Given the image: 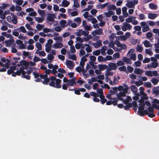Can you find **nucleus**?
Wrapping results in <instances>:
<instances>
[{
    "label": "nucleus",
    "instance_id": "2",
    "mask_svg": "<svg viewBox=\"0 0 159 159\" xmlns=\"http://www.w3.org/2000/svg\"><path fill=\"white\" fill-rule=\"evenodd\" d=\"M159 87L157 86L154 87L152 89V93L155 94V97H157L159 94Z\"/></svg>",
    "mask_w": 159,
    "mask_h": 159
},
{
    "label": "nucleus",
    "instance_id": "49",
    "mask_svg": "<svg viewBox=\"0 0 159 159\" xmlns=\"http://www.w3.org/2000/svg\"><path fill=\"white\" fill-rule=\"evenodd\" d=\"M74 6L75 7H80V4L78 2L77 0H75L74 1Z\"/></svg>",
    "mask_w": 159,
    "mask_h": 159
},
{
    "label": "nucleus",
    "instance_id": "61",
    "mask_svg": "<svg viewBox=\"0 0 159 159\" xmlns=\"http://www.w3.org/2000/svg\"><path fill=\"white\" fill-rule=\"evenodd\" d=\"M44 27L43 25H41L40 24H38L36 26V28L39 30H40Z\"/></svg>",
    "mask_w": 159,
    "mask_h": 159
},
{
    "label": "nucleus",
    "instance_id": "30",
    "mask_svg": "<svg viewBox=\"0 0 159 159\" xmlns=\"http://www.w3.org/2000/svg\"><path fill=\"white\" fill-rule=\"evenodd\" d=\"M68 56H69V57H68L70 59H71L72 60H75V61L77 59L76 56L75 55V54H72V55L69 54Z\"/></svg>",
    "mask_w": 159,
    "mask_h": 159
},
{
    "label": "nucleus",
    "instance_id": "29",
    "mask_svg": "<svg viewBox=\"0 0 159 159\" xmlns=\"http://www.w3.org/2000/svg\"><path fill=\"white\" fill-rule=\"evenodd\" d=\"M102 33L101 31L99 29H98L93 31L92 33V34L93 35L95 34L100 35Z\"/></svg>",
    "mask_w": 159,
    "mask_h": 159
},
{
    "label": "nucleus",
    "instance_id": "19",
    "mask_svg": "<svg viewBox=\"0 0 159 159\" xmlns=\"http://www.w3.org/2000/svg\"><path fill=\"white\" fill-rule=\"evenodd\" d=\"M131 101V98L129 96H127V98L125 100L124 99V101H123L125 104L127 105L129 103H129V102Z\"/></svg>",
    "mask_w": 159,
    "mask_h": 159
},
{
    "label": "nucleus",
    "instance_id": "26",
    "mask_svg": "<svg viewBox=\"0 0 159 159\" xmlns=\"http://www.w3.org/2000/svg\"><path fill=\"white\" fill-rule=\"evenodd\" d=\"M115 14L114 12L112 11H109L108 12H106L105 15L107 17H110L112 15H114Z\"/></svg>",
    "mask_w": 159,
    "mask_h": 159
},
{
    "label": "nucleus",
    "instance_id": "32",
    "mask_svg": "<svg viewBox=\"0 0 159 159\" xmlns=\"http://www.w3.org/2000/svg\"><path fill=\"white\" fill-rule=\"evenodd\" d=\"M124 107L125 110H129L130 108L132 107V104L131 103H130L126 105Z\"/></svg>",
    "mask_w": 159,
    "mask_h": 159
},
{
    "label": "nucleus",
    "instance_id": "27",
    "mask_svg": "<svg viewBox=\"0 0 159 159\" xmlns=\"http://www.w3.org/2000/svg\"><path fill=\"white\" fill-rule=\"evenodd\" d=\"M38 12L42 17H43L45 15V11L44 10L38 9Z\"/></svg>",
    "mask_w": 159,
    "mask_h": 159
},
{
    "label": "nucleus",
    "instance_id": "31",
    "mask_svg": "<svg viewBox=\"0 0 159 159\" xmlns=\"http://www.w3.org/2000/svg\"><path fill=\"white\" fill-rule=\"evenodd\" d=\"M97 43H95L93 44V45L95 48H97V47L100 46L102 45L101 41L98 40L97 41Z\"/></svg>",
    "mask_w": 159,
    "mask_h": 159
},
{
    "label": "nucleus",
    "instance_id": "64",
    "mask_svg": "<svg viewBox=\"0 0 159 159\" xmlns=\"http://www.w3.org/2000/svg\"><path fill=\"white\" fill-rule=\"evenodd\" d=\"M139 19L140 20H143L145 19V16L142 13L140 14L139 15Z\"/></svg>",
    "mask_w": 159,
    "mask_h": 159
},
{
    "label": "nucleus",
    "instance_id": "22",
    "mask_svg": "<svg viewBox=\"0 0 159 159\" xmlns=\"http://www.w3.org/2000/svg\"><path fill=\"white\" fill-rule=\"evenodd\" d=\"M123 61L126 62L127 64H130L131 63V60L126 57H124L123 58Z\"/></svg>",
    "mask_w": 159,
    "mask_h": 159
},
{
    "label": "nucleus",
    "instance_id": "54",
    "mask_svg": "<svg viewBox=\"0 0 159 159\" xmlns=\"http://www.w3.org/2000/svg\"><path fill=\"white\" fill-rule=\"evenodd\" d=\"M93 55L98 56L100 54V51L99 50H96L95 52H93Z\"/></svg>",
    "mask_w": 159,
    "mask_h": 159
},
{
    "label": "nucleus",
    "instance_id": "56",
    "mask_svg": "<svg viewBox=\"0 0 159 159\" xmlns=\"http://www.w3.org/2000/svg\"><path fill=\"white\" fill-rule=\"evenodd\" d=\"M36 20L38 23H41L43 22V19L41 18V17H36L35 18Z\"/></svg>",
    "mask_w": 159,
    "mask_h": 159
},
{
    "label": "nucleus",
    "instance_id": "9",
    "mask_svg": "<svg viewBox=\"0 0 159 159\" xmlns=\"http://www.w3.org/2000/svg\"><path fill=\"white\" fill-rule=\"evenodd\" d=\"M87 61V59L86 58L84 57V56H83L81 59V61L80 62V65L84 68V66L85 64V62Z\"/></svg>",
    "mask_w": 159,
    "mask_h": 159
},
{
    "label": "nucleus",
    "instance_id": "51",
    "mask_svg": "<svg viewBox=\"0 0 159 159\" xmlns=\"http://www.w3.org/2000/svg\"><path fill=\"white\" fill-rule=\"evenodd\" d=\"M149 7L152 9H156L157 8V6L156 5H154L152 3L149 4Z\"/></svg>",
    "mask_w": 159,
    "mask_h": 159
},
{
    "label": "nucleus",
    "instance_id": "44",
    "mask_svg": "<svg viewBox=\"0 0 159 159\" xmlns=\"http://www.w3.org/2000/svg\"><path fill=\"white\" fill-rule=\"evenodd\" d=\"M146 115H148V116L150 118H153L155 116V115L154 114V112H148L147 111V114Z\"/></svg>",
    "mask_w": 159,
    "mask_h": 159
},
{
    "label": "nucleus",
    "instance_id": "37",
    "mask_svg": "<svg viewBox=\"0 0 159 159\" xmlns=\"http://www.w3.org/2000/svg\"><path fill=\"white\" fill-rule=\"evenodd\" d=\"M47 59L48 60H50L49 62H51L54 59V57L51 54H48V55Z\"/></svg>",
    "mask_w": 159,
    "mask_h": 159
},
{
    "label": "nucleus",
    "instance_id": "38",
    "mask_svg": "<svg viewBox=\"0 0 159 159\" xmlns=\"http://www.w3.org/2000/svg\"><path fill=\"white\" fill-rule=\"evenodd\" d=\"M134 18V17L131 16H129L128 18L125 19V21L127 23H130L132 22V19Z\"/></svg>",
    "mask_w": 159,
    "mask_h": 159
},
{
    "label": "nucleus",
    "instance_id": "24",
    "mask_svg": "<svg viewBox=\"0 0 159 159\" xmlns=\"http://www.w3.org/2000/svg\"><path fill=\"white\" fill-rule=\"evenodd\" d=\"M145 107V103L140 104H139V106L138 108V111H144Z\"/></svg>",
    "mask_w": 159,
    "mask_h": 159
},
{
    "label": "nucleus",
    "instance_id": "52",
    "mask_svg": "<svg viewBox=\"0 0 159 159\" xmlns=\"http://www.w3.org/2000/svg\"><path fill=\"white\" fill-rule=\"evenodd\" d=\"M124 23L125 24L127 30H129L131 29L132 26L129 24L127 23L126 22H124Z\"/></svg>",
    "mask_w": 159,
    "mask_h": 159
},
{
    "label": "nucleus",
    "instance_id": "18",
    "mask_svg": "<svg viewBox=\"0 0 159 159\" xmlns=\"http://www.w3.org/2000/svg\"><path fill=\"white\" fill-rule=\"evenodd\" d=\"M100 98L101 99L100 102L102 104H104V103L107 102V100L105 98V97L104 95H101V96L100 97Z\"/></svg>",
    "mask_w": 159,
    "mask_h": 159
},
{
    "label": "nucleus",
    "instance_id": "36",
    "mask_svg": "<svg viewBox=\"0 0 159 159\" xmlns=\"http://www.w3.org/2000/svg\"><path fill=\"white\" fill-rule=\"evenodd\" d=\"M107 67V66L106 64L99 65V68L101 70H103Z\"/></svg>",
    "mask_w": 159,
    "mask_h": 159
},
{
    "label": "nucleus",
    "instance_id": "41",
    "mask_svg": "<svg viewBox=\"0 0 159 159\" xmlns=\"http://www.w3.org/2000/svg\"><path fill=\"white\" fill-rule=\"evenodd\" d=\"M151 81L154 85H156L158 82L159 81L157 79L153 78L152 79Z\"/></svg>",
    "mask_w": 159,
    "mask_h": 159
},
{
    "label": "nucleus",
    "instance_id": "12",
    "mask_svg": "<svg viewBox=\"0 0 159 159\" xmlns=\"http://www.w3.org/2000/svg\"><path fill=\"white\" fill-rule=\"evenodd\" d=\"M157 16V14H152L149 13L148 14V17L151 19H154Z\"/></svg>",
    "mask_w": 159,
    "mask_h": 159
},
{
    "label": "nucleus",
    "instance_id": "16",
    "mask_svg": "<svg viewBox=\"0 0 159 159\" xmlns=\"http://www.w3.org/2000/svg\"><path fill=\"white\" fill-rule=\"evenodd\" d=\"M21 62L22 64V66H24L25 67H27L30 65V63L25 60H21Z\"/></svg>",
    "mask_w": 159,
    "mask_h": 159
},
{
    "label": "nucleus",
    "instance_id": "50",
    "mask_svg": "<svg viewBox=\"0 0 159 159\" xmlns=\"http://www.w3.org/2000/svg\"><path fill=\"white\" fill-rule=\"evenodd\" d=\"M21 77L22 78H25L26 79L29 80L30 79V76L28 75H25V74L23 76V75H21Z\"/></svg>",
    "mask_w": 159,
    "mask_h": 159
},
{
    "label": "nucleus",
    "instance_id": "11",
    "mask_svg": "<svg viewBox=\"0 0 159 159\" xmlns=\"http://www.w3.org/2000/svg\"><path fill=\"white\" fill-rule=\"evenodd\" d=\"M109 67L113 70H115L116 69L117 66L116 64L114 63H110L108 64Z\"/></svg>",
    "mask_w": 159,
    "mask_h": 159
},
{
    "label": "nucleus",
    "instance_id": "6",
    "mask_svg": "<svg viewBox=\"0 0 159 159\" xmlns=\"http://www.w3.org/2000/svg\"><path fill=\"white\" fill-rule=\"evenodd\" d=\"M130 89L132 92L136 94L137 96H139V93H137V89L135 85H133L130 86Z\"/></svg>",
    "mask_w": 159,
    "mask_h": 159
},
{
    "label": "nucleus",
    "instance_id": "7",
    "mask_svg": "<svg viewBox=\"0 0 159 159\" xmlns=\"http://www.w3.org/2000/svg\"><path fill=\"white\" fill-rule=\"evenodd\" d=\"M16 75L18 76L20 75L21 74L23 76L25 74V70H24V68L22 67H20L19 70H17L16 72Z\"/></svg>",
    "mask_w": 159,
    "mask_h": 159
},
{
    "label": "nucleus",
    "instance_id": "14",
    "mask_svg": "<svg viewBox=\"0 0 159 159\" xmlns=\"http://www.w3.org/2000/svg\"><path fill=\"white\" fill-rule=\"evenodd\" d=\"M139 115L141 116H144L147 114V110H144V111H138Z\"/></svg>",
    "mask_w": 159,
    "mask_h": 159
},
{
    "label": "nucleus",
    "instance_id": "34",
    "mask_svg": "<svg viewBox=\"0 0 159 159\" xmlns=\"http://www.w3.org/2000/svg\"><path fill=\"white\" fill-rule=\"evenodd\" d=\"M50 81V78L48 77L44 79V80L43 82V83L45 85H48Z\"/></svg>",
    "mask_w": 159,
    "mask_h": 159
},
{
    "label": "nucleus",
    "instance_id": "47",
    "mask_svg": "<svg viewBox=\"0 0 159 159\" xmlns=\"http://www.w3.org/2000/svg\"><path fill=\"white\" fill-rule=\"evenodd\" d=\"M147 111L148 112H154V109L152 106L148 107L147 108Z\"/></svg>",
    "mask_w": 159,
    "mask_h": 159
},
{
    "label": "nucleus",
    "instance_id": "59",
    "mask_svg": "<svg viewBox=\"0 0 159 159\" xmlns=\"http://www.w3.org/2000/svg\"><path fill=\"white\" fill-rule=\"evenodd\" d=\"M139 89L140 91V93L142 95H143L145 94V93L143 92L144 91V89L143 87H140Z\"/></svg>",
    "mask_w": 159,
    "mask_h": 159
},
{
    "label": "nucleus",
    "instance_id": "23",
    "mask_svg": "<svg viewBox=\"0 0 159 159\" xmlns=\"http://www.w3.org/2000/svg\"><path fill=\"white\" fill-rule=\"evenodd\" d=\"M123 86L124 87V88H123V92L126 94L128 92L129 88L128 87V85L126 84H123Z\"/></svg>",
    "mask_w": 159,
    "mask_h": 159
},
{
    "label": "nucleus",
    "instance_id": "3",
    "mask_svg": "<svg viewBox=\"0 0 159 159\" xmlns=\"http://www.w3.org/2000/svg\"><path fill=\"white\" fill-rule=\"evenodd\" d=\"M15 40L12 39L11 40H5L4 43L6 44V46L7 47H10L11 44L14 43Z\"/></svg>",
    "mask_w": 159,
    "mask_h": 159
},
{
    "label": "nucleus",
    "instance_id": "5",
    "mask_svg": "<svg viewBox=\"0 0 159 159\" xmlns=\"http://www.w3.org/2000/svg\"><path fill=\"white\" fill-rule=\"evenodd\" d=\"M66 65L70 69H72L74 66L72 61L71 60H68L66 61Z\"/></svg>",
    "mask_w": 159,
    "mask_h": 159
},
{
    "label": "nucleus",
    "instance_id": "33",
    "mask_svg": "<svg viewBox=\"0 0 159 159\" xmlns=\"http://www.w3.org/2000/svg\"><path fill=\"white\" fill-rule=\"evenodd\" d=\"M17 18L18 17L17 16H13V17H12V22L14 24H16L17 23Z\"/></svg>",
    "mask_w": 159,
    "mask_h": 159
},
{
    "label": "nucleus",
    "instance_id": "39",
    "mask_svg": "<svg viewBox=\"0 0 159 159\" xmlns=\"http://www.w3.org/2000/svg\"><path fill=\"white\" fill-rule=\"evenodd\" d=\"M60 23L61 25V26L62 28H63L65 27V24L66 23V21L65 20H62L60 22Z\"/></svg>",
    "mask_w": 159,
    "mask_h": 159
},
{
    "label": "nucleus",
    "instance_id": "10",
    "mask_svg": "<svg viewBox=\"0 0 159 159\" xmlns=\"http://www.w3.org/2000/svg\"><path fill=\"white\" fill-rule=\"evenodd\" d=\"M63 44L61 43H56L53 44V47L55 49L61 48L62 47Z\"/></svg>",
    "mask_w": 159,
    "mask_h": 159
},
{
    "label": "nucleus",
    "instance_id": "45",
    "mask_svg": "<svg viewBox=\"0 0 159 159\" xmlns=\"http://www.w3.org/2000/svg\"><path fill=\"white\" fill-rule=\"evenodd\" d=\"M136 50L139 52H141L143 50V48L140 45H138L137 47Z\"/></svg>",
    "mask_w": 159,
    "mask_h": 159
},
{
    "label": "nucleus",
    "instance_id": "21",
    "mask_svg": "<svg viewBox=\"0 0 159 159\" xmlns=\"http://www.w3.org/2000/svg\"><path fill=\"white\" fill-rule=\"evenodd\" d=\"M107 9L109 10H115L116 9V7L113 4H110L107 7Z\"/></svg>",
    "mask_w": 159,
    "mask_h": 159
},
{
    "label": "nucleus",
    "instance_id": "35",
    "mask_svg": "<svg viewBox=\"0 0 159 159\" xmlns=\"http://www.w3.org/2000/svg\"><path fill=\"white\" fill-rule=\"evenodd\" d=\"M145 53L150 56H152V52L151 49H145Z\"/></svg>",
    "mask_w": 159,
    "mask_h": 159
},
{
    "label": "nucleus",
    "instance_id": "17",
    "mask_svg": "<svg viewBox=\"0 0 159 159\" xmlns=\"http://www.w3.org/2000/svg\"><path fill=\"white\" fill-rule=\"evenodd\" d=\"M70 4V2L67 0H63L62 2V6L64 7H67Z\"/></svg>",
    "mask_w": 159,
    "mask_h": 159
},
{
    "label": "nucleus",
    "instance_id": "25",
    "mask_svg": "<svg viewBox=\"0 0 159 159\" xmlns=\"http://www.w3.org/2000/svg\"><path fill=\"white\" fill-rule=\"evenodd\" d=\"M107 50V47L106 46H104L102 47L101 50L102 54L103 56H105L106 55L105 51Z\"/></svg>",
    "mask_w": 159,
    "mask_h": 159
},
{
    "label": "nucleus",
    "instance_id": "62",
    "mask_svg": "<svg viewBox=\"0 0 159 159\" xmlns=\"http://www.w3.org/2000/svg\"><path fill=\"white\" fill-rule=\"evenodd\" d=\"M97 92L98 93L101 95H103V90L102 89H100L97 90Z\"/></svg>",
    "mask_w": 159,
    "mask_h": 159
},
{
    "label": "nucleus",
    "instance_id": "60",
    "mask_svg": "<svg viewBox=\"0 0 159 159\" xmlns=\"http://www.w3.org/2000/svg\"><path fill=\"white\" fill-rule=\"evenodd\" d=\"M119 70L121 71H126V67L125 66H123L119 68Z\"/></svg>",
    "mask_w": 159,
    "mask_h": 159
},
{
    "label": "nucleus",
    "instance_id": "58",
    "mask_svg": "<svg viewBox=\"0 0 159 159\" xmlns=\"http://www.w3.org/2000/svg\"><path fill=\"white\" fill-rule=\"evenodd\" d=\"M144 86L148 88H150L152 86V84L150 82H145Z\"/></svg>",
    "mask_w": 159,
    "mask_h": 159
},
{
    "label": "nucleus",
    "instance_id": "13",
    "mask_svg": "<svg viewBox=\"0 0 159 159\" xmlns=\"http://www.w3.org/2000/svg\"><path fill=\"white\" fill-rule=\"evenodd\" d=\"M126 6L129 8H134V7L133 1H132L127 3L126 4Z\"/></svg>",
    "mask_w": 159,
    "mask_h": 159
},
{
    "label": "nucleus",
    "instance_id": "46",
    "mask_svg": "<svg viewBox=\"0 0 159 159\" xmlns=\"http://www.w3.org/2000/svg\"><path fill=\"white\" fill-rule=\"evenodd\" d=\"M149 30V27L148 25H147L146 26L143 27L142 31L144 33L148 31Z\"/></svg>",
    "mask_w": 159,
    "mask_h": 159
},
{
    "label": "nucleus",
    "instance_id": "15",
    "mask_svg": "<svg viewBox=\"0 0 159 159\" xmlns=\"http://www.w3.org/2000/svg\"><path fill=\"white\" fill-rule=\"evenodd\" d=\"M145 47L146 48H149L152 47V45L147 40H145L143 43Z\"/></svg>",
    "mask_w": 159,
    "mask_h": 159
},
{
    "label": "nucleus",
    "instance_id": "63",
    "mask_svg": "<svg viewBox=\"0 0 159 159\" xmlns=\"http://www.w3.org/2000/svg\"><path fill=\"white\" fill-rule=\"evenodd\" d=\"M130 58L131 59L134 60V61L135 60L136 58V55L134 53H132L131 54Z\"/></svg>",
    "mask_w": 159,
    "mask_h": 159
},
{
    "label": "nucleus",
    "instance_id": "20",
    "mask_svg": "<svg viewBox=\"0 0 159 159\" xmlns=\"http://www.w3.org/2000/svg\"><path fill=\"white\" fill-rule=\"evenodd\" d=\"M134 72L136 74H142L143 71L142 70L136 68L135 69Z\"/></svg>",
    "mask_w": 159,
    "mask_h": 159
},
{
    "label": "nucleus",
    "instance_id": "57",
    "mask_svg": "<svg viewBox=\"0 0 159 159\" xmlns=\"http://www.w3.org/2000/svg\"><path fill=\"white\" fill-rule=\"evenodd\" d=\"M74 20L75 21L77 22L78 24H80L81 23V18L80 17L75 18Z\"/></svg>",
    "mask_w": 159,
    "mask_h": 159
},
{
    "label": "nucleus",
    "instance_id": "28",
    "mask_svg": "<svg viewBox=\"0 0 159 159\" xmlns=\"http://www.w3.org/2000/svg\"><path fill=\"white\" fill-rule=\"evenodd\" d=\"M17 29L18 30L19 32H22L24 33H25L26 32V31L25 27L23 26H20L19 28H18Z\"/></svg>",
    "mask_w": 159,
    "mask_h": 159
},
{
    "label": "nucleus",
    "instance_id": "55",
    "mask_svg": "<svg viewBox=\"0 0 159 159\" xmlns=\"http://www.w3.org/2000/svg\"><path fill=\"white\" fill-rule=\"evenodd\" d=\"M70 51L72 53H75L76 52V50L75 49V47L74 45L70 46Z\"/></svg>",
    "mask_w": 159,
    "mask_h": 159
},
{
    "label": "nucleus",
    "instance_id": "8",
    "mask_svg": "<svg viewBox=\"0 0 159 159\" xmlns=\"http://www.w3.org/2000/svg\"><path fill=\"white\" fill-rule=\"evenodd\" d=\"M55 88L59 89L61 87V85L60 84L61 82V80L59 79H57L56 80Z\"/></svg>",
    "mask_w": 159,
    "mask_h": 159
},
{
    "label": "nucleus",
    "instance_id": "42",
    "mask_svg": "<svg viewBox=\"0 0 159 159\" xmlns=\"http://www.w3.org/2000/svg\"><path fill=\"white\" fill-rule=\"evenodd\" d=\"M10 5L8 4L3 3L2 5V7H0V8L2 9H4L6 8L9 7Z\"/></svg>",
    "mask_w": 159,
    "mask_h": 159
},
{
    "label": "nucleus",
    "instance_id": "1",
    "mask_svg": "<svg viewBox=\"0 0 159 159\" xmlns=\"http://www.w3.org/2000/svg\"><path fill=\"white\" fill-rule=\"evenodd\" d=\"M68 86H73L76 85L75 78H73L72 79L69 80V81L67 83Z\"/></svg>",
    "mask_w": 159,
    "mask_h": 159
},
{
    "label": "nucleus",
    "instance_id": "43",
    "mask_svg": "<svg viewBox=\"0 0 159 159\" xmlns=\"http://www.w3.org/2000/svg\"><path fill=\"white\" fill-rule=\"evenodd\" d=\"M45 51L47 52H48L51 50V46L48 45V43H46L45 45Z\"/></svg>",
    "mask_w": 159,
    "mask_h": 159
},
{
    "label": "nucleus",
    "instance_id": "48",
    "mask_svg": "<svg viewBox=\"0 0 159 159\" xmlns=\"http://www.w3.org/2000/svg\"><path fill=\"white\" fill-rule=\"evenodd\" d=\"M36 48H38V50H41L42 49V46L41 44L37 42L36 43L35 45Z\"/></svg>",
    "mask_w": 159,
    "mask_h": 159
},
{
    "label": "nucleus",
    "instance_id": "4",
    "mask_svg": "<svg viewBox=\"0 0 159 159\" xmlns=\"http://www.w3.org/2000/svg\"><path fill=\"white\" fill-rule=\"evenodd\" d=\"M55 16V15L53 14H49L47 17V19L49 21L53 22L54 20V18Z\"/></svg>",
    "mask_w": 159,
    "mask_h": 159
},
{
    "label": "nucleus",
    "instance_id": "53",
    "mask_svg": "<svg viewBox=\"0 0 159 159\" xmlns=\"http://www.w3.org/2000/svg\"><path fill=\"white\" fill-rule=\"evenodd\" d=\"M54 39L57 40V41L61 42L62 41V38L61 36L57 37L54 38Z\"/></svg>",
    "mask_w": 159,
    "mask_h": 159
},
{
    "label": "nucleus",
    "instance_id": "40",
    "mask_svg": "<svg viewBox=\"0 0 159 159\" xmlns=\"http://www.w3.org/2000/svg\"><path fill=\"white\" fill-rule=\"evenodd\" d=\"M12 58L13 60L15 61L14 62L12 63V65L13 66L15 65H16V64L18 62L17 60H20V57H18L17 58L13 57Z\"/></svg>",
    "mask_w": 159,
    "mask_h": 159
}]
</instances>
